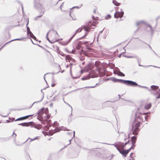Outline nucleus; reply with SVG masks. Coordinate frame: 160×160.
<instances>
[{"label": "nucleus", "instance_id": "obj_50", "mask_svg": "<svg viewBox=\"0 0 160 160\" xmlns=\"http://www.w3.org/2000/svg\"><path fill=\"white\" fill-rule=\"evenodd\" d=\"M75 52V50H72V53H74Z\"/></svg>", "mask_w": 160, "mask_h": 160}, {"label": "nucleus", "instance_id": "obj_5", "mask_svg": "<svg viewBox=\"0 0 160 160\" xmlns=\"http://www.w3.org/2000/svg\"><path fill=\"white\" fill-rule=\"evenodd\" d=\"M123 14L124 12H117L115 13L114 17L115 18H121L122 17Z\"/></svg>", "mask_w": 160, "mask_h": 160}, {"label": "nucleus", "instance_id": "obj_26", "mask_svg": "<svg viewBox=\"0 0 160 160\" xmlns=\"http://www.w3.org/2000/svg\"><path fill=\"white\" fill-rule=\"evenodd\" d=\"M61 130H62L63 131H69L70 130L64 127H62L61 128Z\"/></svg>", "mask_w": 160, "mask_h": 160}, {"label": "nucleus", "instance_id": "obj_64", "mask_svg": "<svg viewBox=\"0 0 160 160\" xmlns=\"http://www.w3.org/2000/svg\"><path fill=\"white\" fill-rule=\"evenodd\" d=\"M132 153H131V154L130 155V156H131L132 155Z\"/></svg>", "mask_w": 160, "mask_h": 160}, {"label": "nucleus", "instance_id": "obj_30", "mask_svg": "<svg viewBox=\"0 0 160 160\" xmlns=\"http://www.w3.org/2000/svg\"><path fill=\"white\" fill-rule=\"evenodd\" d=\"M111 18V16L110 15H108L106 16L105 18L106 19H109Z\"/></svg>", "mask_w": 160, "mask_h": 160}, {"label": "nucleus", "instance_id": "obj_24", "mask_svg": "<svg viewBox=\"0 0 160 160\" xmlns=\"http://www.w3.org/2000/svg\"><path fill=\"white\" fill-rule=\"evenodd\" d=\"M118 76H121L122 77H124L125 76V74L120 71L118 73Z\"/></svg>", "mask_w": 160, "mask_h": 160}, {"label": "nucleus", "instance_id": "obj_15", "mask_svg": "<svg viewBox=\"0 0 160 160\" xmlns=\"http://www.w3.org/2000/svg\"><path fill=\"white\" fill-rule=\"evenodd\" d=\"M32 43L34 44L38 45L40 47H42L40 46L39 45H38V43H40L41 41H31Z\"/></svg>", "mask_w": 160, "mask_h": 160}, {"label": "nucleus", "instance_id": "obj_46", "mask_svg": "<svg viewBox=\"0 0 160 160\" xmlns=\"http://www.w3.org/2000/svg\"><path fill=\"white\" fill-rule=\"evenodd\" d=\"M57 96L54 97L53 98V100L55 101V100H56L57 99Z\"/></svg>", "mask_w": 160, "mask_h": 160}, {"label": "nucleus", "instance_id": "obj_54", "mask_svg": "<svg viewBox=\"0 0 160 160\" xmlns=\"http://www.w3.org/2000/svg\"><path fill=\"white\" fill-rule=\"evenodd\" d=\"M48 74V73H46V74H45L44 75V79L45 80V81H46V80H45V76L46 74Z\"/></svg>", "mask_w": 160, "mask_h": 160}, {"label": "nucleus", "instance_id": "obj_51", "mask_svg": "<svg viewBox=\"0 0 160 160\" xmlns=\"http://www.w3.org/2000/svg\"><path fill=\"white\" fill-rule=\"evenodd\" d=\"M55 83L52 84V85H51V86H52V87H54V86H55Z\"/></svg>", "mask_w": 160, "mask_h": 160}, {"label": "nucleus", "instance_id": "obj_40", "mask_svg": "<svg viewBox=\"0 0 160 160\" xmlns=\"http://www.w3.org/2000/svg\"><path fill=\"white\" fill-rule=\"evenodd\" d=\"M48 41L49 42L53 43H54L55 41Z\"/></svg>", "mask_w": 160, "mask_h": 160}, {"label": "nucleus", "instance_id": "obj_55", "mask_svg": "<svg viewBox=\"0 0 160 160\" xmlns=\"http://www.w3.org/2000/svg\"><path fill=\"white\" fill-rule=\"evenodd\" d=\"M72 140V139H70V140H69V142H70V143H69V144H68V145L70 144L71 143V141Z\"/></svg>", "mask_w": 160, "mask_h": 160}, {"label": "nucleus", "instance_id": "obj_41", "mask_svg": "<svg viewBox=\"0 0 160 160\" xmlns=\"http://www.w3.org/2000/svg\"><path fill=\"white\" fill-rule=\"evenodd\" d=\"M133 146H132V147H131L130 148L128 149L127 150V152H129L131 150V149H132V147H133Z\"/></svg>", "mask_w": 160, "mask_h": 160}, {"label": "nucleus", "instance_id": "obj_25", "mask_svg": "<svg viewBox=\"0 0 160 160\" xmlns=\"http://www.w3.org/2000/svg\"><path fill=\"white\" fill-rule=\"evenodd\" d=\"M44 93H43V95H42V97L41 100H40L39 101L35 102L33 103L32 105H33L34 103H38V102H41L42 100V99H43V98H44Z\"/></svg>", "mask_w": 160, "mask_h": 160}, {"label": "nucleus", "instance_id": "obj_20", "mask_svg": "<svg viewBox=\"0 0 160 160\" xmlns=\"http://www.w3.org/2000/svg\"><path fill=\"white\" fill-rule=\"evenodd\" d=\"M151 89L153 90H155L158 88L159 87L157 86L152 85L151 86Z\"/></svg>", "mask_w": 160, "mask_h": 160}, {"label": "nucleus", "instance_id": "obj_16", "mask_svg": "<svg viewBox=\"0 0 160 160\" xmlns=\"http://www.w3.org/2000/svg\"><path fill=\"white\" fill-rule=\"evenodd\" d=\"M151 103H149L145 105L144 108L148 110L151 108Z\"/></svg>", "mask_w": 160, "mask_h": 160}, {"label": "nucleus", "instance_id": "obj_62", "mask_svg": "<svg viewBox=\"0 0 160 160\" xmlns=\"http://www.w3.org/2000/svg\"><path fill=\"white\" fill-rule=\"evenodd\" d=\"M44 121H42V122H41L42 123V124H44Z\"/></svg>", "mask_w": 160, "mask_h": 160}, {"label": "nucleus", "instance_id": "obj_12", "mask_svg": "<svg viewBox=\"0 0 160 160\" xmlns=\"http://www.w3.org/2000/svg\"><path fill=\"white\" fill-rule=\"evenodd\" d=\"M33 123L32 122H24L18 124V125H21L22 126H29L30 123Z\"/></svg>", "mask_w": 160, "mask_h": 160}, {"label": "nucleus", "instance_id": "obj_58", "mask_svg": "<svg viewBox=\"0 0 160 160\" xmlns=\"http://www.w3.org/2000/svg\"><path fill=\"white\" fill-rule=\"evenodd\" d=\"M121 54H119V55H118V57H119V58H120V57H121Z\"/></svg>", "mask_w": 160, "mask_h": 160}, {"label": "nucleus", "instance_id": "obj_4", "mask_svg": "<svg viewBox=\"0 0 160 160\" xmlns=\"http://www.w3.org/2000/svg\"><path fill=\"white\" fill-rule=\"evenodd\" d=\"M123 83L128 85H129L133 87L138 85V84L136 82L130 80H124Z\"/></svg>", "mask_w": 160, "mask_h": 160}, {"label": "nucleus", "instance_id": "obj_28", "mask_svg": "<svg viewBox=\"0 0 160 160\" xmlns=\"http://www.w3.org/2000/svg\"><path fill=\"white\" fill-rule=\"evenodd\" d=\"M140 62L139 63V64H138V65L139 66H141V67H142L144 68H147V67H149V66H152V65H148V66H144V65H141L140 64Z\"/></svg>", "mask_w": 160, "mask_h": 160}, {"label": "nucleus", "instance_id": "obj_27", "mask_svg": "<svg viewBox=\"0 0 160 160\" xmlns=\"http://www.w3.org/2000/svg\"><path fill=\"white\" fill-rule=\"evenodd\" d=\"M112 145H113V146H114L115 147H116L118 151H119V147H118V143L117 144H115V143L114 144H112Z\"/></svg>", "mask_w": 160, "mask_h": 160}, {"label": "nucleus", "instance_id": "obj_22", "mask_svg": "<svg viewBox=\"0 0 160 160\" xmlns=\"http://www.w3.org/2000/svg\"><path fill=\"white\" fill-rule=\"evenodd\" d=\"M81 42H78L77 46L76 48L77 49H79L81 47Z\"/></svg>", "mask_w": 160, "mask_h": 160}, {"label": "nucleus", "instance_id": "obj_3", "mask_svg": "<svg viewBox=\"0 0 160 160\" xmlns=\"http://www.w3.org/2000/svg\"><path fill=\"white\" fill-rule=\"evenodd\" d=\"M140 123L139 122L133 123L132 126L131 130L132 131V134L135 135H138V132L139 130V127H140Z\"/></svg>", "mask_w": 160, "mask_h": 160}, {"label": "nucleus", "instance_id": "obj_7", "mask_svg": "<svg viewBox=\"0 0 160 160\" xmlns=\"http://www.w3.org/2000/svg\"><path fill=\"white\" fill-rule=\"evenodd\" d=\"M119 152L120 153H121L124 157H126L127 154L129 152H128L127 150H122L121 149H119Z\"/></svg>", "mask_w": 160, "mask_h": 160}, {"label": "nucleus", "instance_id": "obj_32", "mask_svg": "<svg viewBox=\"0 0 160 160\" xmlns=\"http://www.w3.org/2000/svg\"><path fill=\"white\" fill-rule=\"evenodd\" d=\"M60 43H61L62 45H64V46H66L67 44V43H66V42H62V41H61L60 42Z\"/></svg>", "mask_w": 160, "mask_h": 160}, {"label": "nucleus", "instance_id": "obj_21", "mask_svg": "<svg viewBox=\"0 0 160 160\" xmlns=\"http://www.w3.org/2000/svg\"><path fill=\"white\" fill-rule=\"evenodd\" d=\"M148 117V116H143V117L142 116H140L138 117V118H139L140 119H141V118H144L145 120L146 121L147 120V118Z\"/></svg>", "mask_w": 160, "mask_h": 160}, {"label": "nucleus", "instance_id": "obj_33", "mask_svg": "<svg viewBox=\"0 0 160 160\" xmlns=\"http://www.w3.org/2000/svg\"><path fill=\"white\" fill-rule=\"evenodd\" d=\"M58 122L57 121H55L54 122L53 124V125L54 126H57L58 125Z\"/></svg>", "mask_w": 160, "mask_h": 160}, {"label": "nucleus", "instance_id": "obj_52", "mask_svg": "<svg viewBox=\"0 0 160 160\" xmlns=\"http://www.w3.org/2000/svg\"><path fill=\"white\" fill-rule=\"evenodd\" d=\"M73 138H74V137H75V132L74 131H73Z\"/></svg>", "mask_w": 160, "mask_h": 160}, {"label": "nucleus", "instance_id": "obj_44", "mask_svg": "<svg viewBox=\"0 0 160 160\" xmlns=\"http://www.w3.org/2000/svg\"><path fill=\"white\" fill-rule=\"evenodd\" d=\"M49 32H50V31H49V32L47 33V40H49V38H48V35L49 33Z\"/></svg>", "mask_w": 160, "mask_h": 160}, {"label": "nucleus", "instance_id": "obj_14", "mask_svg": "<svg viewBox=\"0 0 160 160\" xmlns=\"http://www.w3.org/2000/svg\"><path fill=\"white\" fill-rule=\"evenodd\" d=\"M70 15L72 18V19L74 20H76V18L75 17L74 15V14L72 10H71L69 13Z\"/></svg>", "mask_w": 160, "mask_h": 160}, {"label": "nucleus", "instance_id": "obj_8", "mask_svg": "<svg viewBox=\"0 0 160 160\" xmlns=\"http://www.w3.org/2000/svg\"><path fill=\"white\" fill-rule=\"evenodd\" d=\"M136 136H133L131 138V141L132 142V146H134L135 145V144L136 142Z\"/></svg>", "mask_w": 160, "mask_h": 160}, {"label": "nucleus", "instance_id": "obj_9", "mask_svg": "<svg viewBox=\"0 0 160 160\" xmlns=\"http://www.w3.org/2000/svg\"><path fill=\"white\" fill-rule=\"evenodd\" d=\"M32 116H33L32 115H29L24 116V117H21L20 118H19L16 119L15 120V121H18V120H21L22 119H26L27 118H28L29 117H30Z\"/></svg>", "mask_w": 160, "mask_h": 160}, {"label": "nucleus", "instance_id": "obj_17", "mask_svg": "<svg viewBox=\"0 0 160 160\" xmlns=\"http://www.w3.org/2000/svg\"><path fill=\"white\" fill-rule=\"evenodd\" d=\"M112 2L113 4L116 6H119L120 5V3L118 2L117 1L115 0H113Z\"/></svg>", "mask_w": 160, "mask_h": 160}, {"label": "nucleus", "instance_id": "obj_42", "mask_svg": "<svg viewBox=\"0 0 160 160\" xmlns=\"http://www.w3.org/2000/svg\"><path fill=\"white\" fill-rule=\"evenodd\" d=\"M142 88H145L148 89L149 91H150L151 90L149 88H148L147 87H146V86H142Z\"/></svg>", "mask_w": 160, "mask_h": 160}, {"label": "nucleus", "instance_id": "obj_37", "mask_svg": "<svg viewBox=\"0 0 160 160\" xmlns=\"http://www.w3.org/2000/svg\"><path fill=\"white\" fill-rule=\"evenodd\" d=\"M90 78V77H84L82 78V80H85L86 79H88Z\"/></svg>", "mask_w": 160, "mask_h": 160}, {"label": "nucleus", "instance_id": "obj_45", "mask_svg": "<svg viewBox=\"0 0 160 160\" xmlns=\"http://www.w3.org/2000/svg\"><path fill=\"white\" fill-rule=\"evenodd\" d=\"M129 142V141L128 140L127 142L125 143L124 145V147Z\"/></svg>", "mask_w": 160, "mask_h": 160}, {"label": "nucleus", "instance_id": "obj_2", "mask_svg": "<svg viewBox=\"0 0 160 160\" xmlns=\"http://www.w3.org/2000/svg\"><path fill=\"white\" fill-rule=\"evenodd\" d=\"M99 74L100 77L103 76L105 74V72H101V69L100 68H97L96 70L93 71H91L89 72V75L92 78L98 77Z\"/></svg>", "mask_w": 160, "mask_h": 160}, {"label": "nucleus", "instance_id": "obj_31", "mask_svg": "<svg viewBox=\"0 0 160 160\" xmlns=\"http://www.w3.org/2000/svg\"><path fill=\"white\" fill-rule=\"evenodd\" d=\"M63 101H64V103H66V104H67L68 105L69 107H70L71 108V112H72V106L70 104H69L68 103L64 101V100H63Z\"/></svg>", "mask_w": 160, "mask_h": 160}, {"label": "nucleus", "instance_id": "obj_19", "mask_svg": "<svg viewBox=\"0 0 160 160\" xmlns=\"http://www.w3.org/2000/svg\"><path fill=\"white\" fill-rule=\"evenodd\" d=\"M33 127H34L36 128H37L38 129H39L41 128V125H33Z\"/></svg>", "mask_w": 160, "mask_h": 160}, {"label": "nucleus", "instance_id": "obj_18", "mask_svg": "<svg viewBox=\"0 0 160 160\" xmlns=\"http://www.w3.org/2000/svg\"><path fill=\"white\" fill-rule=\"evenodd\" d=\"M30 35V37L32 38L33 39L36 40V37L33 35V34L31 32H30L28 34Z\"/></svg>", "mask_w": 160, "mask_h": 160}, {"label": "nucleus", "instance_id": "obj_61", "mask_svg": "<svg viewBox=\"0 0 160 160\" xmlns=\"http://www.w3.org/2000/svg\"><path fill=\"white\" fill-rule=\"evenodd\" d=\"M74 35H73L72 37L71 38L70 40H71V39H72L73 37H74Z\"/></svg>", "mask_w": 160, "mask_h": 160}, {"label": "nucleus", "instance_id": "obj_49", "mask_svg": "<svg viewBox=\"0 0 160 160\" xmlns=\"http://www.w3.org/2000/svg\"><path fill=\"white\" fill-rule=\"evenodd\" d=\"M28 139H30V140H31L30 142H32V141L34 140H33V139H31V138H28V139L26 141H27Z\"/></svg>", "mask_w": 160, "mask_h": 160}, {"label": "nucleus", "instance_id": "obj_43", "mask_svg": "<svg viewBox=\"0 0 160 160\" xmlns=\"http://www.w3.org/2000/svg\"><path fill=\"white\" fill-rule=\"evenodd\" d=\"M38 137H38V136L36 137H35V138H34L33 139V140H36L38 138Z\"/></svg>", "mask_w": 160, "mask_h": 160}, {"label": "nucleus", "instance_id": "obj_35", "mask_svg": "<svg viewBox=\"0 0 160 160\" xmlns=\"http://www.w3.org/2000/svg\"><path fill=\"white\" fill-rule=\"evenodd\" d=\"M10 41L9 42H8L7 43H6L5 44H4L2 47V48L0 49V50H1V49L2 48L6 45L7 44H8L10 42H11V41Z\"/></svg>", "mask_w": 160, "mask_h": 160}, {"label": "nucleus", "instance_id": "obj_63", "mask_svg": "<svg viewBox=\"0 0 160 160\" xmlns=\"http://www.w3.org/2000/svg\"><path fill=\"white\" fill-rule=\"evenodd\" d=\"M147 113H145L143 115H144L145 114H146Z\"/></svg>", "mask_w": 160, "mask_h": 160}, {"label": "nucleus", "instance_id": "obj_1", "mask_svg": "<svg viewBox=\"0 0 160 160\" xmlns=\"http://www.w3.org/2000/svg\"><path fill=\"white\" fill-rule=\"evenodd\" d=\"M92 20L89 22L87 26H82L77 30L76 32H80L81 31L82 29H83L85 31L87 32L85 34L83 37L80 38V39L84 38L87 35L88 32H89V30L93 28L92 27V26L95 27L98 24V21L99 20L98 18V17L95 18L93 16L92 17Z\"/></svg>", "mask_w": 160, "mask_h": 160}, {"label": "nucleus", "instance_id": "obj_48", "mask_svg": "<svg viewBox=\"0 0 160 160\" xmlns=\"http://www.w3.org/2000/svg\"><path fill=\"white\" fill-rule=\"evenodd\" d=\"M12 135H13V136L14 137H16L17 136L16 134V133H14V132L13 133Z\"/></svg>", "mask_w": 160, "mask_h": 160}, {"label": "nucleus", "instance_id": "obj_13", "mask_svg": "<svg viewBox=\"0 0 160 160\" xmlns=\"http://www.w3.org/2000/svg\"><path fill=\"white\" fill-rule=\"evenodd\" d=\"M44 109V108H42L38 112V113L39 114L38 115L40 117H41L42 115L43 114Z\"/></svg>", "mask_w": 160, "mask_h": 160}, {"label": "nucleus", "instance_id": "obj_10", "mask_svg": "<svg viewBox=\"0 0 160 160\" xmlns=\"http://www.w3.org/2000/svg\"><path fill=\"white\" fill-rule=\"evenodd\" d=\"M118 147L120 149H121L123 150L125 147L124 145V143L121 142H118Z\"/></svg>", "mask_w": 160, "mask_h": 160}, {"label": "nucleus", "instance_id": "obj_11", "mask_svg": "<svg viewBox=\"0 0 160 160\" xmlns=\"http://www.w3.org/2000/svg\"><path fill=\"white\" fill-rule=\"evenodd\" d=\"M60 131V130L58 128H56V129H55L54 130H52V131H50V134L51 135H52L54 133L56 132H58Z\"/></svg>", "mask_w": 160, "mask_h": 160}, {"label": "nucleus", "instance_id": "obj_38", "mask_svg": "<svg viewBox=\"0 0 160 160\" xmlns=\"http://www.w3.org/2000/svg\"><path fill=\"white\" fill-rule=\"evenodd\" d=\"M159 90L160 91V88L159 89ZM160 98V92L158 94V96L156 97V98L157 99H158Z\"/></svg>", "mask_w": 160, "mask_h": 160}, {"label": "nucleus", "instance_id": "obj_60", "mask_svg": "<svg viewBox=\"0 0 160 160\" xmlns=\"http://www.w3.org/2000/svg\"><path fill=\"white\" fill-rule=\"evenodd\" d=\"M152 66L153 67H156V68H160V67H157L155 66Z\"/></svg>", "mask_w": 160, "mask_h": 160}, {"label": "nucleus", "instance_id": "obj_23", "mask_svg": "<svg viewBox=\"0 0 160 160\" xmlns=\"http://www.w3.org/2000/svg\"><path fill=\"white\" fill-rule=\"evenodd\" d=\"M138 62V64H139V63L140 62V61H141V59L138 56H135V58Z\"/></svg>", "mask_w": 160, "mask_h": 160}, {"label": "nucleus", "instance_id": "obj_29", "mask_svg": "<svg viewBox=\"0 0 160 160\" xmlns=\"http://www.w3.org/2000/svg\"><path fill=\"white\" fill-rule=\"evenodd\" d=\"M45 121L48 122L47 125H48L49 127H51V125H50V122L51 121V120H49L48 121V120H45Z\"/></svg>", "mask_w": 160, "mask_h": 160}, {"label": "nucleus", "instance_id": "obj_34", "mask_svg": "<svg viewBox=\"0 0 160 160\" xmlns=\"http://www.w3.org/2000/svg\"><path fill=\"white\" fill-rule=\"evenodd\" d=\"M124 57L128 58H135V56H124Z\"/></svg>", "mask_w": 160, "mask_h": 160}, {"label": "nucleus", "instance_id": "obj_47", "mask_svg": "<svg viewBox=\"0 0 160 160\" xmlns=\"http://www.w3.org/2000/svg\"><path fill=\"white\" fill-rule=\"evenodd\" d=\"M95 86H91V87H87L88 88H93L95 87Z\"/></svg>", "mask_w": 160, "mask_h": 160}, {"label": "nucleus", "instance_id": "obj_6", "mask_svg": "<svg viewBox=\"0 0 160 160\" xmlns=\"http://www.w3.org/2000/svg\"><path fill=\"white\" fill-rule=\"evenodd\" d=\"M110 79L114 82H119L121 83H123L124 80H123L118 79L115 78H111Z\"/></svg>", "mask_w": 160, "mask_h": 160}, {"label": "nucleus", "instance_id": "obj_39", "mask_svg": "<svg viewBox=\"0 0 160 160\" xmlns=\"http://www.w3.org/2000/svg\"><path fill=\"white\" fill-rule=\"evenodd\" d=\"M97 8H95L93 10V12L94 13H96L97 12Z\"/></svg>", "mask_w": 160, "mask_h": 160}, {"label": "nucleus", "instance_id": "obj_56", "mask_svg": "<svg viewBox=\"0 0 160 160\" xmlns=\"http://www.w3.org/2000/svg\"><path fill=\"white\" fill-rule=\"evenodd\" d=\"M13 40H21V39H14Z\"/></svg>", "mask_w": 160, "mask_h": 160}, {"label": "nucleus", "instance_id": "obj_57", "mask_svg": "<svg viewBox=\"0 0 160 160\" xmlns=\"http://www.w3.org/2000/svg\"><path fill=\"white\" fill-rule=\"evenodd\" d=\"M137 86H138L139 87H141V88L142 87V86H141L140 85H137Z\"/></svg>", "mask_w": 160, "mask_h": 160}, {"label": "nucleus", "instance_id": "obj_59", "mask_svg": "<svg viewBox=\"0 0 160 160\" xmlns=\"http://www.w3.org/2000/svg\"><path fill=\"white\" fill-rule=\"evenodd\" d=\"M71 133V132H67V134L68 135H70Z\"/></svg>", "mask_w": 160, "mask_h": 160}, {"label": "nucleus", "instance_id": "obj_36", "mask_svg": "<svg viewBox=\"0 0 160 160\" xmlns=\"http://www.w3.org/2000/svg\"><path fill=\"white\" fill-rule=\"evenodd\" d=\"M50 118V116L49 115H48L47 116H46L45 119L46 120H48V119H49Z\"/></svg>", "mask_w": 160, "mask_h": 160}, {"label": "nucleus", "instance_id": "obj_53", "mask_svg": "<svg viewBox=\"0 0 160 160\" xmlns=\"http://www.w3.org/2000/svg\"><path fill=\"white\" fill-rule=\"evenodd\" d=\"M63 6V4H62L61 6H60V8H61V9L62 10V6Z\"/></svg>", "mask_w": 160, "mask_h": 160}]
</instances>
